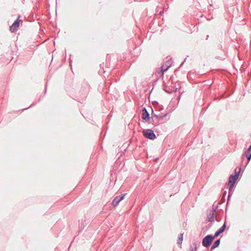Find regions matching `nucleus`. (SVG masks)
Segmentation results:
<instances>
[{
	"label": "nucleus",
	"mask_w": 251,
	"mask_h": 251,
	"mask_svg": "<svg viewBox=\"0 0 251 251\" xmlns=\"http://www.w3.org/2000/svg\"><path fill=\"white\" fill-rule=\"evenodd\" d=\"M214 238V236L211 234L206 235L202 240V245L205 247H209Z\"/></svg>",
	"instance_id": "1"
},
{
	"label": "nucleus",
	"mask_w": 251,
	"mask_h": 251,
	"mask_svg": "<svg viewBox=\"0 0 251 251\" xmlns=\"http://www.w3.org/2000/svg\"><path fill=\"white\" fill-rule=\"evenodd\" d=\"M144 136L149 139L154 140L156 137L153 131L151 129H148L143 131Z\"/></svg>",
	"instance_id": "2"
},
{
	"label": "nucleus",
	"mask_w": 251,
	"mask_h": 251,
	"mask_svg": "<svg viewBox=\"0 0 251 251\" xmlns=\"http://www.w3.org/2000/svg\"><path fill=\"white\" fill-rule=\"evenodd\" d=\"M126 195V194H124L116 197L113 200L112 204L114 206H117L120 202L124 199Z\"/></svg>",
	"instance_id": "3"
},
{
	"label": "nucleus",
	"mask_w": 251,
	"mask_h": 251,
	"mask_svg": "<svg viewBox=\"0 0 251 251\" xmlns=\"http://www.w3.org/2000/svg\"><path fill=\"white\" fill-rule=\"evenodd\" d=\"M22 21L21 20H19L18 19L14 21L12 25L10 27V30L12 32H14L16 31L17 28L20 26V22Z\"/></svg>",
	"instance_id": "4"
},
{
	"label": "nucleus",
	"mask_w": 251,
	"mask_h": 251,
	"mask_svg": "<svg viewBox=\"0 0 251 251\" xmlns=\"http://www.w3.org/2000/svg\"><path fill=\"white\" fill-rule=\"evenodd\" d=\"M239 172L236 174L235 175L232 174L229 177V184H233V185H234L236 180L238 179V177L239 176Z\"/></svg>",
	"instance_id": "5"
},
{
	"label": "nucleus",
	"mask_w": 251,
	"mask_h": 251,
	"mask_svg": "<svg viewBox=\"0 0 251 251\" xmlns=\"http://www.w3.org/2000/svg\"><path fill=\"white\" fill-rule=\"evenodd\" d=\"M216 212V210H213L212 211H210L209 213H207V220L211 222H214L215 220L214 215Z\"/></svg>",
	"instance_id": "6"
},
{
	"label": "nucleus",
	"mask_w": 251,
	"mask_h": 251,
	"mask_svg": "<svg viewBox=\"0 0 251 251\" xmlns=\"http://www.w3.org/2000/svg\"><path fill=\"white\" fill-rule=\"evenodd\" d=\"M172 59H169L162 65L161 69L163 71H166L172 66Z\"/></svg>",
	"instance_id": "7"
},
{
	"label": "nucleus",
	"mask_w": 251,
	"mask_h": 251,
	"mask_svg": "<svg viewBox=\"0 0 251 251\" xmlns=\"http://www.w3.org/2000/svg\"><path fill=\"white\" fill-rule=\"evenodd\" d=\"M142 119L146 121H149L150 120V114L148 112L147 110L145 107H144L142 110Z\"/></svg>",
	"instance_id": "8"
},
{
	"label": "nucleus",
	"mask_w": 251,
	"mask_h": 251,
	"mask_svg": "<svg viewBox=\"0 0 251 251\" xmlns=\"http://www.w3.org/2000/svg\"><path fill=\"white\" fill-rule=\"evenodd\" d=\"M226 221L225 222L224 225L222 226V227H221L215 233V234L214 235V237L215 238L218 237L220 234H221L222 233H223L226 228Z\"/></svg>",
	"instance_id": "9"
},
{
	"label": "nucleus",
	"mask_w": 251,
	"mask_h": 251,
	"mask_svg": "<svg viewBox=\"0 0 251 251\" xmlns=\"http://www.w3.org/2000/svg\"><path fill=\"white\" fill-rule=\"evenodd\" d=\"M228 186H229V191H228V200H227L228 201H229V199H230V197L231 196V195L233 194L234 185H233V184H229L228 183Z\"/></svg>",
	"instance_id": "10"
},
{
	"label": "nucleus",
	"mask_w": 251,
	"mask_h": 251,
	"mask_svg": "<svg viewBox=\"0 0 251 251\" xmlns=\"http://www.w3.org/2000/svg\"><path fill=\"white\" fill-rule=\"evenodd\" d=\"M220 243V239L216 240L214 242V244H213L212 246L211 247V250H213L215 248H217L219 246Z\"/></svg>",
	"instance_id": "11"
},
{
	"label": "nucleus",
	"mask_w": 251,
	"mask_h": 251,
	"mask_svg": "<svg viewBox=\"0 0 251 251\" xmlns=\"http://www.w3.org/2000/svg\"><path fill=\"white\" fill-rule=\"evenodd\" d=\"M165 71H163L162 69L161 68V70H158L155 72V75L157 76L158 77H160L161 76H163V73Z\"/></svg>",
	"instance_id": "12"
},
{
	"label": "nucleus",
	"mask_w": 251,
	"mask_h": 251,
	"mask_svg": "<svg viewBox=\"0 0 251 251\" xmlns=\"http://www.w3.org/2000/svg\"><path fill=\"white\" fill-rule=\"evenodd\" d=\"M183 234L180 233L178 236V238L177 240V244L179 245H181L182 244V241H183Z\"/></svg>",
	"instance_id": "13"
},
{
	"label": "nucleus",
	"mask_w": 251,
	"mask_h": 251,
	"mask_svg": "<svg viewBox=\"0 0 251 251\" xmlns=\"http://www.w3.org/2000/svg\"><path fill=\"white\" fill-rule=\"evenodd\" d=\"M197 251V245L196 244L193 243L189 248V251Z\"/></svg>",
	"instance_id": "14"
},
{
	"label": "nucleus",
	"mask_w": 251,
	"mask_h": 251,
	"mask_svg": "<svg viewBox=\"0 0 251 251\" xmlns=\"http://www.w3.org/2000/svg\"><path fill=\"white\" fill-rule=\"evenodd\" d=\"M167 114H168V113H165L163 115L158 116V115H157L156 114H154V115L155 117H156V118H158L159 119H162L163 118H164L165 117H166Z\"/></svg>",
	"instance_id": "15"
},
{
	"label": "nucleus",
	"mask_w": 251,
	"mask_h": 251,
	"mask_svg": "<svg viewBox=\"0 0 251 251\" xmlns=\"http://www.w3.org/2000/svg\"><path fill=\"white\" fill-rule=\"evenodd\" d=\"M245 155L247 158L248 161L249 162L251 159V154H246Z\"/></svg>",
	"instance_id": "16"
},
{
	"label": "nucleus",
	"mask_w": 251,
	"mask_h": 251,
	"mask_svg": "<svg viewBox=\"0 0 251 251\" xmlns=\"http://www.w3.org/2000/svg\"><path fill=\"white\" fill-rule=\"evenodd\" d=\"M251 151H249L248 150H247L246 152H245V155L246 154H251Z\"/></svg>",
	"instance_id": "17"
},
{
	"label": "nucleus",
	"mask_w": 251,
	"mask_h": 251,
	"mask_svg": "<svg viewBox=\"0 0 251 251\" xmlns=\"http://www.w3.org/2000/svg\"><path fill=\"white\" fill-rule=\"evenodd\" d=\"M248 150L249 151H251V145L250 146V147H249Z\"/></svg>",
	"instance_id": "18"
},
{
	"label": "nucleus",
	"mask_w": 251,
	"mask_h": 251,
	"mask_svg": "<svg viewBox=\"0 0 251 251\" xmlns=\"http://www.w3.org/2000/svg\"><path fill=\"white\" fill-rule=\"evenodd\" d=\"M166 92H167V93H171V92H170V91H166Z\"/></svg>",
	"instance_id": "19"
}]
</instances>
